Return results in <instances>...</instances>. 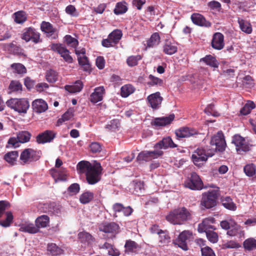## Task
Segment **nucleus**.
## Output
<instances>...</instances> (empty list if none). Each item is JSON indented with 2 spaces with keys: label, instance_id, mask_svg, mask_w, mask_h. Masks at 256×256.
Wrapping results in <instances>:
<instances>
[{
  "label": "nucleus",
  "instance_id": "1",
  "mask_svg": "<svg viewBox=\"0 0 256 256\" xmlns=\"http://www.w3.org/2000/svg\"><path fill=\"white\" fill-rule=\"evenodd\" d=\"M78 168L80 173H85L88 182L90 184L97 183L100 179L102 168L100 164L96 162L94 164L86 161L80 162Z\"/></svg>",
  "mask_w": 256,
  "mask_h": 256
},
{
  "label": "nucleus",
  "instance_id": "2",
  "mask_svg": "<svg viewBox=\"0 0 256 256\" xmlns=\"http://www.w3.org/2000/svg\"><path fill=\"white\" fill-rule=\"evenodd\" d=\"M190 218V214L185 208L175 209L166 216V220L174 224H182Z\"/></svg>",
  "mask_w": 256,
  "mask_h": 256
},
{
  "label": "nucleus",
  "instance_id": "3",
  "mask_svg": "<svg viewBox=\"0 0 256 256\" xmlns=\"http://www.w3.org/2000/svg\"><path fill=\"white\" fill-rule=\"evenodd\" d=\"M214 154V150H206L202 148H198L193 152L192 158L194 164L199 166L206 161L208 157L212 156Z\"/></svg>",
  "mask_w": 256,
  "mask_h": 256
},
{
  "label": "nucleus",
  "instance_id": "4",
  "mask_svg": "<svg viewBox=\"0 0 256 256\" xmlns=\"http://www.w3.org/2000/svg\"><path fill=\"white\" fill-rule=\"evenodd\" d=\"M6 105L19 113L26 114L29 108L28 102L24 98H11L6 102Z\"/></svg>",
  "mask_w": 256,
  "mask_h": 256
},
{
  "label": "nucleus",
  "instance_id": "5",
  "mask_svg": "<svg viewBox=\"0 0 256 256\" xmlns=\"http://www.w3.org/2000/svg\"><path fill=\"white\" fill-rule=\"evenodd\" d=\"M218 192L216 190H209L202 194L201 205L206 208H210L216 204Z\"/></svg>",
  "mask_w": 256,
  "mask_h": 256
},
{
  "label": "nucleus",
  "instance_id": "6",
  "mask_svg": "<svg viewBox=\"0 0 256 256\" xmlns=\"http://www.w3.org/2000/svg\"><path fill=\"white\" fill-rule=\"evenodd\" d=\"M210 144L212 146H214V148L210 150H214V152L217 150L222 152L225 150L226 142L224 134L222 131L218 132L212 138Z\"/></svg>",
  "mask_w": 256,
  "mask_h": 256
},
{
  "label": "nucleus",
  "instance_id": "7",
  "mask_svg": "<svg viewBox=\"0 0 256 256\" xmlns=\"http://www.w3.org/2000/svg\"><path fill=\"white\" fill-rule=\"evenodd\" d=\"M40 156L39 152L32 148H26L20 155V163L22 164H29L38 160Z\"/></svg>",
  "mask_w": 256,
  "mask_h": 256
},
{
  "label": "nucleus",
  "instance_id": "8",
  "mask_svg": "<svg viewBox=\"0 0 256 256\" xmlns=\"http://www.w3.org/2000/svg\"><path fill=\"white\" fill-rule=\"evenodd\" d=\"M31 136L30 134L28 131H22L18 132L16 137L10 138L8 144L14 148L18 147L20 143H25L28 142Z\"/></svg>",
  "mask_w": 256,
  "mask_h": 256
},
{
  "label": "nucleus",
  "instance_id": "9",
  "mask_svg": "<svg viewBox=\"0 0 256 256\" xmlns=\"http://www.w3.org/2000/svg\"><path fill=\"white\" fill-rule=\"evenodd\" d=\"M50 46L52 50L60 54L66 62L69 64L72 62L73 59L70 54L69 50L62 44H52Z\"/></svg>",
  "mask_w": 256,
  "mask_h": 256
},
{
  "label": "nucleus",
  "instance_id": "10",
  "mask_svg": "<svg viewBox=\"0 0 256 256\" xmlns=\"http://www.w3.org/2000/svg\"><path fill=\"white\" fill-rule=\"evenodd\" d=\"M40 28L48 38L52 40H56L58 38V30L54 28L50 22H42L40 25Z\"/></svg>",
  "mask_w": 256,
  "mask_h": 256
},
{
  "label": "nucleus",
  "instance_id": "11",
  "mask_svg": "<svg viewBox=\"0 0 256 256\" xmlns=\"http://www.w3.org/2000/svg\"><path fill=\"white\" fill-rule=\"evenodd\" d=\"M98 229L100 232L111 234L112 238L120 232L119 226L114 222L102 223L99 225Z\"/></svg>",
  "mask_w": 256,
  "mask_h": 256
},
{
  "label": "nucleus",
  "instance_id": "12",
  "mask_svg": "<svg viewBox=\"0 0 256 256\" xmlns=\"http://www.w3.org/2000/svg\"><path fill=\"white\" fill-rule=\"evenodd\" d=\"M22 38L26 42L32 40L34 43H38L40 42V34L36 29L30 27L24 30Z\"/></svg>",
  "mask_w": 256,
  "mask_h": 256
},
{
  "label": "nucleus",
  "instance_id": "13",
  "mask_svg": "<svg viewBox=\"0 0 256 256\" xmlns=\"http://www.w3.org/2000/svg\"><path fill=\"white\" fill-rule=\"evenodd\" d=\"M232 142L236 146V150L239 153L242 152H246L250 150V145L246 142L244 138L240 135L234 136Z\"/></svg>",
  "mask_w": 256,
  "mask_h": 256
},
{
  "label": "nucleus",
  "instance_id": "14",
  "mask_svg": "<svg viewBox=\"0 0 256 256\" xmlns=\"http://www.w3.org/2000/svg\"><path fill=\"white\" fill-rule=\"evenodd\" d=\"M186 186L191 190H199L202 189L203 184L200 176L196 172H192L190 179L186 182Z\"/></svg>",
  "mask_w": 256,
  "mask_h": 256
},
{
  "label": "nucleus",
  "instance_id": "15",
  "mask_svg": "<svg viewBox=\"0 0 256 256\" xmlns=\"http://www.w3.org/2000/svg\"><path fill=\"white\" fill-rule=\"evenodd\" d=\"M192 234L189 230H184L182 232L176 240V244L182 250H186L188 249L187 242L192 238Z\"/></svg>",
  "mask_w": 256,
  "mask_h": 256
},
{
  "label": "nucleus",
  "instance_id": "16",
  "mask_svg": "<svg viewBox=\"0 0 256 256\" xmlns=\"http://www.w3.org/2000/svg\"><path fill=\"white\" fill-rule=\"evenodd\" d=\"M56 134L54 130H46L37 136L36 142L38 144L50 142L55 138Z\"/></svg>",
  "mask_w": 256,
  "mask_h": 256
},
{
  "label": "nucleus",
  "instance_id": "17",
  "mask_svg": "<svg viewBox=\"0 0 256 256\" xmlns=\"http://www.w3.org/2000/svg\"><path fill=\"white\" fill-rule=\"evenodd\" d=\"M224 36L220 32L215 33L212 38V47L218 50H220L224 47Z\"/></svg>",
  "mask_w": 256,
  "mask_h": 256
},
{
  "label": "nucleus",
  "instance_id": "18",
  "mask_svg": "<svg viewBox=\"0 0 256 256\" xmlns=\"http://www.w3.org/2000/svg\"><path fill=\"white\" fill-rule=\"evenodd\" d=\"M175 134L178 138H185L198 134V132L194 128L184 127L176 130Z\"/></svg>",
  "mask_w": 256,
  "mask_h": 256
},
{
  "label": "nucleus",
  "instance_id": "19",
  "mask_svg": "<svg viewBox=\"0 0 256 256\" xmlns=\"http://www.w3.org/2000/svg\"><path fill=\"white\" fill-rule=\"evenodd\" d=\"M147 100L150 106L152 108L156 109L160 105L162 100V98L160 96L159 92H156L148 96L147 98Z\"/></svg>",
  "mask_w": 256,
  "mask_h": 256
},
{
  "label": "nucleus",
  "instance_id": "20",
  "mask_svg": "<svg viewBox=\"0 0 256 256\" xmlns=\"http://www.w3.org/2000/svg\"><path fill=\"white\" fill-rule=\"evenodd\" d=\"M226 234L230 236H238L239 238H242L244 236L245 232L243 228L234 222V224L232 225Z\"/></svg>",
  "mask_w": 256,
  "mask_h": 256
},
{
  "label": "nucleus",
  "instance_id": "21",
  "mask_svg": "<svg viewBox=\"0 0 256 256\" xmlns=\"http://www.w3.org/2000/svg\"><path fill=\"white\" fill-rule=\"evenodd\" d=\"M176 147H177V145L173 142L172 138L169 136L163 138L162 140L156 143L154 146L155 148L162 150V148L166 149L168 148H174Z\"/></svg>",
  "mask_w": 256,
  "mask_h": 256
},
{
  "label": "nucleus",
  "instance_id": "22",
  "mask_svg": "<svg viewBox=\"0 0 256 256\" xmlns=\"http://www.w3.org/2000/svg\"><path fill=\"white\" fill-rule=\"evenodd\" d=\"M174 115L171 114L168 116H164L162 118H156L152 122V126H166L170 124L174 120Z\"/></svg>",
  "mask_w": 256,
  "mask_h": 256
},
{
  "label": "nucleus",
  "instance_id": "23",
  "mask_svg": "<svg viewBox=\"0 0 256 256\" xmlns=\"http://www.w3.org/2000/svg\"><path fill=\"white\" fill-rule=\"evenodd\" d=\"M105 90L103 86L94 88V92L90 96V100L93 103H96L102 100Z\"/></svg>",
  "mask_w": 256,
  "mask_h": 256
},
{
  "label": "nucleus",
  "instance_id": "24",
  "mask_svg": "<svg viewBox=\"0 0 256 256\" xmlns=\"http://www.w3.org/2000/svg\"><path fill=\"white\" fill-rule=\"evenodd\" d=\"M191 19L192 22L196 25L205 27L211 26L210 22L206 20L205 18L200 14H193L191 16Z\"/></svg>",
  "mask_w": 256,
  "mask_h": 256
},
{
  "label": "nucleus",
  "instance_id": "25",
  "mask_svg": "<svg viewBox=\"0 0 256 256\" xmlns=\"http://www.w3.org/2000/svg\"><path fill=\"white\" fill-rule=\"evenodd\" d=\"M32 106L34 110L38 113L44 112L48 108L46 102L42 99L34 100L32 102Z\"/></svg>",
  "mask_w": 256,
  "mask_h": 256
},
{
  "label": "nucleus",
  "instance_id": "26",
  "mask_svg": "<svg viewBox=\"0 0 256 256\" xmlns=\"http://www.w3.org/2000/svg\"><path fill=\"white\" fill-rule=\"evenodd\" d=\"M214 218H206L203 220L202 222L198 225V230L200 232L208 231V229H212L213 226L212 225L214 222Z\"/></svg>",
  "mask_w": 256,
  "mask_h": 256
},
{
  "label": "nucleus",
  "instance_id": "27",
  "mask_svg": "<svg viewBox=\"0 0 256 256\" xmlns=\"http://www.w3.org/2000/svg\"><path fill=\"white\" fill-rule=\"evenodd\" d=\"M78 238L81 242L91 244L95 241V238L88 232H80L78 234Z\"/></svg>",
  "mask_w": 256,
  "mask_h": 256
},
{
  "label": "nucleus",
  "instance_id": "28",
  "mask_svg": "<svg viewBox=\"0 0 256 256\" xmlns=\"http://www.w3.org/2000/svg\"><path fill=\"white\" fill-rule=\"evenodd\" d=\"M20 230L23 232H27L30 234H36L39 230L36 226L32 223H25L21 224Z\"/></svg>",
  "mask_w": 256,
  "mask_h": 256
},
{
  "label": "nucleus",
  "instance_id": "29",
  "mask_svg": "<svg viewBox=\"0 0 256 256\" xmlns=\"http://www.w3.org/2000/svg\"><path fill=\"white\" fill-rule=\"evenodd\" d=\"M125 252L129 254L135 252L140 248L138 244L130 240H127L124 245Z\"/></svg>",
  "mask_w": 256,
  "mask_h": 256
},
{
  "label": "nucleus",
  "instance_id": "30",
  "mask_svg": "<svg viewBox=\"0 0 256 256\" xmlns=\"http://www.w3.org/2000/svg\"><path fill=\"white\" fill-rule=\"evenodd\" d=\"M82 87L83 84L82 82L78 80L74 84L66 86L65 90L70 93H76L80 92Z\"/></svg>",
  "mask_w": 256,
  "mask_h": 256
},
{
  "label": "nucleus",
  "instance_id": "31",
  "mask_svg": "<svg viewBox=\"0 0 256 256\" xmlns=\"http://www.w3.org/2000/svg\"><path fill=\"white\" fill-rule=\"evenodd\" d=\"M222 206L228 210L235 211L236 210V206L233 202L232 200L229 196H226L222 199Z\"/></svg>",
  "mask_w": 256,
  "mask_h": 256
},
{
  "label": "nucleus",
  "instance_id": "32",
  "mask_svg": "<svg viewBox=\"0 0 256 256\" xmlns=\"http://www.w3.org/2000/svg\"><path fill=\"white\" fill-rule=\"evenodd\" d=\"M200 62H203L211 67L218 68V62L216 58L212 55H207L200 59Z\"/></svg>",
  "mask_w": 256,
  "mask_h": 256
},
{
  "label": "nucleus",
  "instance_id": "33",
  "mask_svg": "<svg viewBox=\"0 0 256 256\" xmlns=\"http://www.w3.org/2000/svg\"><path fill=\"white\" fill-rule=\"evenodd\" d=\"M49 222V217L46 215H42L36 219V225L39 230L40 228L46 227L48 225Z\"/></svg>",
  "mask_w": 256,
  "mask_h": 256
},
{
  "label": "nucleus",
  "instance_id": "34",
  "mask_svg": "<svg viewBox=\"0 0 256 256\" xmlns=\"http://www.w3.org/2000/svg\"><path fill=\"white\" fill-rule=\"evenodd\" d=\"M14 22L17 24H22L26 20L27 16L26 13L22 11H18L13 14Z\"/></svg>",
  "mask_w": 256,
  "mask_h": 256
},
{
  "label": "nucleus",
  "instance_id": "35",
  "mask_svg": "<svg viewBox=\"0 0 256 256\" xmlns=\"http://www.w3.org/2000/svg\"><path fill=\"white\" fill-rule=\"evenodd\" d=\"M160 42V36L158 32L153 34L147 41V47L152 48L158 46Z\"/></svg>",
  "mask_w": 256,
  "mask_h": 256
},
{
  "label": "nucleus",
  "instance_id": "36",
  "mask_svg": "<svg viewBox=\"0 0 256 256\" xmlns=\"http://www.w3.org/2000/svg\"><path fill=\"white\" fill-rule=\"evenodd\" d=\"M79 64L82 66L84 70L90 72L91 68L88 62V58L85 56H82L78 57Z\"/></svg>",
  "mask_w": 256,
  "mask_h": 256
},
{
  "label": "nucleus",
  "instance_id": "37",
  "mask_svg": "<svg viewBox=\"0 0 256 256\" xmlns=\"http://www.w3.org/2000/svg\"><path fill=\"white\" fill-rule=\"evenodd\" d=\"M18 156V153L17 151H12L5 154L4 159L8 162L13 165L16 162Z\"/></svg>",
  "mask_w": 256,
  "mask_h": 256
},
{
  "label": "nucleus",
  "instance_id": "38",
  "mask_svg": "<svg viewBox=\"0 0 256 256\" xmlns=\"http://www.w3.org/2000/svg\"><path fill=\"white\" fill-rule=\"evenodd\" d=\"M244 248L248 250L256 249V240L253 238L246 239L243 243Z\"/></svg>",
  "mask_w": 256,
  "mask_h": 256
},
{
  "label": "nucleus",
  "instance_id": "39",
  "mask_svg": "<svg viewBox=\"0 0 256 256\" xmlns=\"http://www.w3.org/2000/svg\"><path fill=\"white\" fill-rule=\"evenodd\" d=\"M128 10L127 4L125 2H118L114 10V13L116 14H121L126 12Z\"/></svg>",
  "mask_w": 256,
  "mask_h": 256
},
{
  "label": "nucleus",
  "instance_id": "40",
  "mask_svg": "<svg viewBox=\"0 0 256 256\" xmlns=\"http://www.w3.org/2000/svg\"><path fill=\"white\" fill-rule=\"evenodd\" d=\"M177 51L176 46L170 42H166L164 46V52L168 54H172Z\"/></svg>",
  "mask_w": 256,
  "mask_h": 256
},
{
  "label": "nucleus",
  "instance_id": "41",
  "mask_svg": "<svg viewBox=\"0 0 256 256\" xmlns=\"http://www.w3.org/2000/svg\"><path fill=\"white\" fill-rule=\"evenodd\" d=\"M238 24L240 30L248 34H250L252 32V28L250 23L244 20H238Z\"/></svg>",
  "mask_w": 256,
  "mask_h": 256
},
{
  "label": "nucleus",
  "instance_id": "42",
  "mask_svg": "<svg viewBox=\"0 0 256 256\" xmlns=\"http://www.w3.org/2000/svg\"><path fill=\"white\" fill-rule=\"evenodd\" d=\"M134 88L131 84H125L121 88V95L126 98L134 91Z\"/></svg>",
  "mask_w": 256,
  "mask_h": 256
},
{
  "label": "nucleus",
  "instance_id": "43",
  "mask_svg": "<svg viewBox=\"0 0 256 256\" xmlns=\"http://www.w3.org/2000/svg\"><path fill=\"white\" fill-rule=\"evenodd\" d=\"M256 107L254 103L252 101H248L241 109L240 112L242 115H246L250 114L251 110Z\"/></svg>",
  "mask_w": 256,
  "mask_h": 256
},
{
  "label": "nucleus",
  "instance_id": "44",
  "mask_svg": "<svg viewBox=\"0 0 256 256\" xmlns=\"http://www.w3.org/2000/svg\"><path fill=\"white\" fill-rule=\"evenodd\" d=\"M122 34L120 30H116L112 32L109 35V38L112 40L114 43L117 44L121 39Z\"/></svg>",
  "mask_w": 256,
  "mask_h": 256
},
{
  "label": "nucleus",
  "instance_id": "45",
  "mask_svg": "<svg viewBox=\"0 0 256 256\" xmlns=\"http://www.w3.org/2000/svg\"><path fill=\"white\" fill-rule=\"evenodd\" d=\"M48 250L52 256L60 254L63 252V250L60 248H58L55 244L53 243L48 244Z\"/></svg>",
  "mask_w": 256,
  "mask_h": 256
},
{
  "label": "nucleus",
  "instance_id": "46",
  "mask_svg": "<svg viewBox=\"0 0 256 256\" xmlns=\"http://www.w3.org/2000/svg\"><path fill=\"white\" fill-rule=\"evenodd\" d=\"M10 67L14 70V72L18 74H23L26 72L25 66L20 63L13 64H11Z\"/></svg>",
  "mask_w": 256,
  "mask_h": 256
},
{
  "label": "nucleus",
  "instance_id": "47",
  "mask_svg": "<svg viewBox=\"0 0 256 256\" xmlns=\"http://www.w3.org/2000/svg\"><path fill=\"white\" fill-rule=\"evenodd\" d=\"M142 56L140 55L132 56L126 60V62L128 66H134L138 64V62L142 59Z\"/></svg>",
  "mask_w": 256,
  "mask_h": 256
},
{
  "label": "nucleus",
  "instance_id": "48",
  "mask_svg": "<svg viewBox=\"0 0 256 256\" xmlns=\"http://www.w3.org/2000/svg\"><path fill=\"white\" fill-rule=\"evenodd\" d=\"M244 170L248 176H252L256 174V166L253 164H248L244 166Z\"/></svg>",
  "mask_w": 256,
  "mask_h": 256
},
{
  "label": "nucleus",
  "instance_id": "49",
  "mask_svg": "<svg viewBox=\"0 0 256 256\" xmlns=\"http://www.w3.org/2000/svg\"><path fill=\"white\" fill-rule=\"evenodd\" d=\"M94 198L92 192H87L83 193L80 198L81 203L85 204L89 202Z\"/></svg>",
  "mask_w": 256,
  "mask_h": 256
},
{
  "label": "nucleus",
  "instance_id": "50",
  "mask_svg": "<svg viewBox=\"0 0 256 256\" xmlns=\"http://www.w3.org/2000/svg\"><path fill=\"white\" fill-rule=\"evenodd\" d=\"M46 77L48 82L53 83L58 80V74L56 71L50 70L47 71Z\"/></svg>",
  "mask_w": 256,
  "mask_h": 256
},
{
  "label": "nucleus",
  "instance_id": "51",
  "mask_svg": "<svg viewBox=\"0 0 256 256\" xmlns=\"http://www.w3.org/2000/svg\"><path fill=\"white\" fill-rule=\"evenodd\" d=\"M159 236V242L162 245L167 244L170 240V237L166 231H162L158 234Z\"/></svg>",
  "mask_w": 256,
  "mask_h": 256
},
{
  "label": "nucleus",
  "instance_id": "52",
  "mask_svg": "<svg viewBox=\"0 0 256 256\" xmlns=\"http://www.w3.org/2000/svg\"><path fill=\"white\" fill-rule=\"evenodd\" d=\"M64 39L65 42L69 46L75 48L78 45V40L70 35L66 36Z\"/></svg>",
  "mask_w": 256,
  "mask_h": 256
},
{
  "label": "nucleus",
  "instance_id": "53",
  "mask_svg": "<svg viewBox=\"0 0 256 256\" xmlns=\"http://www.w3.org/2000/svg\"><path fill=\"white\" fill-rule=\"evenodd\" d=\"M138 161L148 162L152 160L150 151H142L140 152L136 158Z\"/></svg>",
  "mask_w": 256,
  "mask_h": 256
},
{
  "label": "nucleus",
  "instance_id": "54",
  "mask_svg": "<svg viewBox=\"0 0 256 256\" xmlns=\"http://www.w3.org/2000/svg\"><path fill=\"white\" fill-rule=\"evenodd\" d=\"M6 218L5 220H0V225L4 227H8L12 222L13 216L10 212L6 213Z\"/></svg>",
  "mask_w": 256,
  "mask_h": 256
},
{
  "label": "nucleus",
  "instance_id": "55",
  "mask_svg": "<svg viewBox=\"0 0 256 256\" xmlns=\"http://www.w3.org/2000/svg\"><path fill=\"white\" fill-rule=\"evenodd\" d=\"M234 222L235 220L233 218H230L226 220H222L220 223V225L222 229L228 230L230 228L232 225L234 224Z\"/></svg>",
  "mask_w": 256,
  "mask_h": 256
},
{
  "label": "nucleus",
  "instance_id": "56",
  "mask_svg": "<svg viewBox=\"0 0 256 256\" xmlns=\"http://www.w3.org/2000/svg\"><path fill=\"white\" fill-rule=\"evenodd\" d=\"M120 126V123L118 120H113L106 125V128L111 131H114L118 129Z\"/></svg>",
  "mask_w": 256,
  "mask_h": 256
},
{
  "label": "nucleus",
  "instance_id": "57",
  "mask_svg": "<svg viewBox=\"0 0 256 256\" xmlns=\"http://www.w3.org/2000/svg\"><path fill=\"white\" fill-rule=\"evenodd\" d=\"M74 116V112L72 110H69L66 112L58 121V124H61L62 122L68 120Z\"/></svg>",
  "mask_w": 256,
  "mask_h": 256
},
{
  "label": "nucleus",
  "instance_id": "58",
  "mask_svg": "<svg viewBox=\"0 0 256 256\" xmlns=\"http://www.w3.org/2000/svg\"><path fill=\"white\" fill-rule=\"evenodd\" d=\"M9 89L12 92H18L22 90V85L18 81L12 80L10 84Z\"/></svg>",
  "mask_w": 256,
  "mask_h": 256
},
{
  "label": "nucleus",
  "instance_id": "59",
  "mask_svg": "<svg viewBox=\"0 0 256 256\" xmlns=\"http://www.w3.org/2000/svg\"><path fill=\"white\" fill-rule=\"evenodd\" d=\"M66 12L71 16H72L76 17L78 16V13L77 12L75 6L73 5L70 4L67 6L65 10Z\"/></svg>",
  "mask_w": 256,
  "mask_h": 256
},
{
  "label": "nucleus",
  "instance_id": "60",
  "mask_svg": "<svg viewBox=\"0 0 256 256\" xmlns=\"http://www.w3.org/2000/svg\"><path fill=\"white\" fill-rule=\"evenodd\" d=\"M205 232H206L208 239L210 242L216 243L218 242V236L216 232L210 230H208Z\"/></svg>",
  "mask_w": 256,
  "mask_h": 256
},
{
  "label": "nucleus",
  "instance_id": "61",
  "mask_svg": "<svg viewBox=\"0 0 256 256\" xmlns=\"http://www.w3.org/2000/svg\"><path fill=\"white\" fill-rule=\"evenodd\" d=\"M150 81L148 82V84L150 86L154 85H162V80L150 74L148 77Z\"/></svg>",
  "mask_w": 256,
  "mask_h": 256
},
{
  "label": "nucleus",
  "instance_id": "62",
  "mask_svg": "<svg viewBox=\"0 0 256 256\" xmlns=\"http://www.w3.org/2000/svg\"><path fill=\"white\" fill-rule=\"evenodd\" d=\"M152 160L153 159L157 158L160 156H161L164 152L162 149L155 148L154 150L150 151Z\"/></svg>",
  "mask_w": 256,
  "mask_h": 256
},
{
  "label": "nucleus",
  "instance_id": "63",
  "mask_svg": "<svg viewBox=\"0 0 256 256\" xmlns=\"http://www.w3.org/2000/svg\"><path fill=\"white\" fill-rule=\"evenodd\" d=\"M90 150L93 153L100 152L102 147L100 144L96 142H92L90 146Z\"/></svg>",
  "mask_w": 256,
  "mask_h": 256
},
{
  "label": "nucleus",
  "instance_id": "64",
  "mask_svg": "<svg viewBox=\"0 0 256 256\" xmlns=\"http://www.w3.org/2000/svg\"><path fill=\"white\" fill-rule=\"evenodd\" d=\"M202 256H215L212 250L210 247L206 246L201 249Z\"/></svg>",
  "mask_w": 256,
  "mask_h": 256
}]
</instances>
